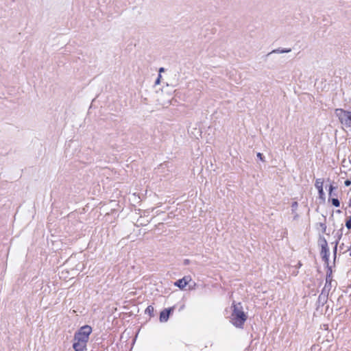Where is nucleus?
Masks as SVG:
<instances>
[{
	"instance_id": "obj_1",
	"label": "nucleus",
	"mask_w": 351,
	"mask_h": 351,
	"mask_svg": "<svg viewBox=\"0 0 351 351\" xmlns=\"http://www.w3.org/2000/svg\"><path fill=\"white\" fill-rule=\"evenodd\" d=\"M93 330H77L73 338V348L75 351H85L89 336Z\"/></svg>"
},
{
	"instance_id": "obj_2",
	"label": "nucleus",
	"mask_w": 351,
	"mask_h": 351,
	"mask_svg": "<svg viewBox=\"0 0 351 351\" xmlns=\"http://www.w3.org/2000/svg\"><path fill=\"white\" fill-rule=\"evenodd\" d=\"M233 311L231 315V322L237 328H242L247 319V315L243 311L241 303L232 304Z\"/></svg>"
},
{
	"instance_id": "obj_3",
	"label": "nucleus",
	"mask_w": 351,
	"mask_h": 351,
	"mask_svg": "<svg viewBox=\"0 0 351 351\" xmlns=\"http://www.w3.org/2000/svg\"><path fill=\"white\" fill-rule=\"evenodd\" d=\"M335 114L343 125L346 128L351 127V107L349 110L337 108L335 110Z\"/></svg>"
},
{
	"instance_id": "obj_4",
	"label": "nucleus",
	"mask_w": 351,
	"mask_h": 351,
	"mask_svg": "<svg viewBox=\"0 0 351 351\" xmlns=\"http://www.w3.org/2000/svg\"><path fill=\"white\" fill-rule=\"evenodd\" d=\"M173 311H174L173 306L163 309L160 313V317H159L160 322H166L169 319L170 315L171 313H173Z\"/></svg>"
},
{
	"instance_id": "obj_5",
	"label": "nucleus",
	"mask_w": 351,
	"mask_h": 351,
	"mask_svg": "<svg viewBox=\"0 0 351 351\" xmlns=\"http://www.w3.org/2000/svg\"><path fill=\"white\" fill-rule=\"evenodd\" d=\"M191 279L190 276H184L182 278L176 281L174 285L182 290L186 287Z\"/></svg>"
},
{
	"instance_id": "obj_6",
	"label": "nucleus",
	"mask_w": 351,
	"mask_h": 351,
	"mask_svg": "<svg viewBox=\"0 0 351 351\" xmlns=\"http://www.w3.org/2000/svg\"><path fill=\"white\" fill-rule=\"evenodd\" d=\"M337 196V186H334L332 184H330L328 189V198L336 197Z\"/></svg>"
},
{
	"instance_id": "obj_7",
	"label": "nucleus",
	"mask_w": 351,
	"mask_h": 351,
	"mask_svg": "<svg viewBox=\"0 0 351 351\" xmlns=\"http://www.w3.org/2000/svg\"><path fill=\"white\" fill-rule=\"evenodd\" d=\"M291 51V48H284V49L278 48V49H274L271 52L268 53L267 54V56H269L271 53H289Z\"/></svg>"
},
{
	"instance_id": "obj_8",
	"label": "nucleus",
	"mask_w": 351,
	"mask_h": 351,
	"mask_svg": "<svg viewBox=\"0 0 351 351\" xmlns=\"http://www.w3.org/2000/svg\"><path fill=\"white\" fill-rule=\"evenodd\" d=\"M328 298L327 296H324V294H319L318 296V299L317 301V306H323L325 303L327 302Z\"/></svg>"
},
{
	"instance_id": "obj_9",
	"label": "nucleus",
	"mask_w": 351,
	"mask_h": 351,
	"mask_svg": "<svg viewBox=\"0 0 351 351\" xmlns=\"http://www.w3.org/2000/svg\"><path fill=\"white\" fill-rule=\"evenodd\" d=\"M326 280H331L332 281V270L331 266H328L326 267Z\"/></svg>"
},
{
	"instance_id": "obj_10",
	"label": "nucleus",
	"mask_w": 351,
	"mask_h": 351,
	"mask_svg": "<svg viewBox=\"0 0 351 351\" xmlns=\"http://www.w3.org/2000/svg\"><path fill=\"white\" fill-rule=\"evenodd\" d=\"M328 202H330L332 205L334 206L335 207L340 206V201L339 200L337 197L328 198Z\"/></svg>"
},
{
	"instance_id": "obj_11",
	"label": "nucleus",
	"mask_w": 351,
	"mask_h": 351,
	"mask_svg": "<svg viewBox=\"0 0 351 351\" xmlns=\"http://www.w3.org/2000/svg\"><path fill=\"white\" fill-rule=\"evenodd\" d=\"M154 308L152 305H149L147 307V308L145 311V313L149 315V317L154 316Z\"/></svg>"
},
{
	"instance_id": "obj_12",
	"label": "nucleus",
	"mask_w": 351,
	"mask_h": 351,
	"mask_svg": "<svg viewBox=\"0 0 351 351\" xmlns=\"http://www.w3.org/2000/svg\"><path fill=\"white\" fill-rule=\"evenodd\" d=\"M324 181L321 178H318L315 180V186L317 188V191L319 189H323Z\"/></svg>"
},
{
	"instance_id": "obj_13",
	"label": "nucleus",
	"mask_w": 351,
	"mask_h": 351,
	"mask_svg": "<svg viewBox=\"0 0 351 351\" xmlns=\"http://www.w3.org/2000/svg\"><path fill=\"white\" fill-rule=\"evenodd\" d=\"M323 217H324V222H320V223H317V225H319V227L322 228V232L325 233L326 230V228H327L326 224V218L324 215H323Z\"/></svg>"
},
{
	"instance_id": "obj_14",
	"label": "nucleus",
	"mask_w": 351,
	"mask_h": 351,
	"mask_svg": "<svg viewBox=\"0 0 351 351\" xmlns=\"http://www.w3.org/2000/svg\"><path fill=\"white\" fill-rule=\"evenodd\" d=\"M318 195H319V198L323 202H325V199H326V196H325V193H324V189H319L318 190Z\"/></svg>"
},
{
	"instance_id": "obj_15",
	"label": "nucleus",
	"mask_w": 351,
	"mask_h": 351,
	"mask_svg": "<svg viewBox=\"0 0 351 351\" xmlns=\"http://www.w3.org/2000/svg\"><path fill=\"white\" fill-rule=\"evenodd\" d=\"M319 242L321 247H323V246H328V243L326 239L324 237L320 236L319 239Z\"/></svg>"
},
{
	"instance_id": "obj_16",
	"label": "nucleus",
	"mask_w": 351,
	"mask_h": 351,
	"mask_svg": "<svg viewBox=\"0 0 351 351\" xmlns=\"http://www.w3.org/2000/svg\"><path fill=\"white\" fill-rule=\"evenodd\" d=\"M321 252L320 254L322 256L328 255L329 254V248L326 246H323V247H321Z\"/></svg>"
},
{
	"instance_id": "obj_17",
	"label": "nucleus",
	"mask_w": 351,
	"mask_h": 351,
	"mask_svg": "<svg viewBox=\"0 0 351 351\" xmlns=\"http://www.w3.org/2000/svg\"><path fill=\"white\" fill-rule=\"evenodd\" d=\"M338 241H335V247H333V256H334V263H335L336 258H337V245H338Z\"/></svg>"
},
{
	"instance_id": "obj_18",
	"label": "nucleus",
	"mask_w": 351,
	"mask_h": 351,
	"mask_svg": "<svg viewBox=\"0 0 351 351\" xmlns=\"http://www.w3.org/2000/svg\"><path fill=\"white\" fill-rule=\"evenodd\" d=\"M345 226L347 228V229H351V216L348 217L346 219Z\"/></svg>"
},
{
	"instance_id": "obj_19",
	"label": "nucleus",
	"mask_w": 351,
	"mask_h": 351,
	"mask_svg": "<svg viewBox=\"0 0 351 351\" xmlns=\"http://www.w3.org/2000/svg\"><path fill=\"white\" fill-rule=\"evenodd\" d=\"M322 261L325 263L326 267H328L329 265V254L322 256Z\"/></svg>"
},
{
	"instance_id": "obj_20",
	"label": "nucleus",
	"mask_w": 351,
	"mask_h": 351,
	"mask_svg": "<svg viewBox=\"0 0 351 351\" xmlns=\"http://www.w3.org/2000/svg\"><path fill=\"white\" fill-rule=\"evenodd\" d=\"M298 206V203L297 202H293L291 204V210L293 213H295Z\"/></svg>"
},
{
	"instance_id": "obj_21",
	"label": "nucleus",
	"mask_w": 351,
	"mask_h": 351,
	"mask_svg": "<svg viewBox=\"0 0 351 351\" xmlns=\"http://www.w3.org/2000/svg\"><path fill=\"white\" fill-rule=\"evenodd\" d=\"M330 289L326 288V287H324V288L322 290V293L320 294H324V296H328V293L330 292Z\"/></svg>"
},
{
	"instance_id": "obj_22",
	"label": "nucleus",
	"mask_w": 351,
	"mask_h": 351,
	"mask_svg": "<svg viewBox=\"0 0 351 351\" xmlns=\"http://www.w3.org/2000/svg\"><path fill=\"white\" fill-rule=\"evenodd\" d=\"M332 281H331V280H326L324 287H326V288H328V289L330 290L331 287L332 286Z\"/></svg>"
},
{
	"instance_id": "obj_23",
	"label": "nucleus",
	"mask_w": 351,
	"mask_h": 351,
	"mask_svg": "<svg viewBox=\"0 0 351 351\" xmlns=\"http://www.w3.org/2000/svg\"><path fill=\"white\" fill-rule=\"evenodd\" d=\"M257 157H258V158H259L261 160L264 161V156H263V154H261V153H260V152L257 153Z\"/></svg>"
},
{
	"instance_id": "obj_24",
	"label": "nucleus",
	"mask_w": 351,
	"mask_h": 351,
	"mask_svg": "<svg viewBox=\"0 0 351 351\" xmlns=\"http://www.w3.org/2000/svg\"><path fill=\"white\" fill-rule=\"evenodd\" d=\"M79 329H92V328L88 325H84L81 326Z\"/></svg>"
},
{
	"instance_id": "obj_25",
	"label": "nucleus",
	"mask_w": 351,
	"mask_h": 351,
	"mask_svg": "<svg viewBox=\"0 0 351 351\" xmlns=\"http://www.w3.org/2000/svg\"><path fill=\"white\" fill-rule=\"evenodd\" d=\"M344 184L346 186H349L351 184V181L350 180H346L344 182Z\"/></svg>"
},
{
	"instance_id": "obj_26",
	"label": "nucleus",
	"mask_w": 351,
	"mask_h": 351,
	"mask_svg": "<svg viewBox=\"0 0 351 351\" xmlns=\"http://www.w3.org/2000/svg\"><path fill=\"white\" fill-rule=\"evenodd\" d=\"M160 78H161V75H160V74H159L158 78L156 79V80L155 82L156 84H160Z\"/></svg>"
},
{
	"instance_id": "obj_27",
	"label": "nucleus",
	"mask_w": 351,
	"mask_h": 351,
	"mask_svg": "<svg viewBox=\"0 0 351 351\" xmlns=\"http://www.w3.org/2000/svg\"><path fill=\"white\" fill-rule=\"evenodd\" d=\"M159 71V74H160V73H162V72H164V71H165V68H163V67H160V68L159 69V71Z\"/></svg>"
},
{
	"instance_id": "obj_28",
	"label": "nucleus",
	"mask_w": 351,
	"mask_h": 351,
	"mask_svg": "<svg viewBox=\"0 0 351 351\" xmlns=\"http://www.w3.org/2000/svg\"><path fill=\"white\" fill-rule=\"evenodd\" d=\"M189 262H190V261H189V259H185V260L184 261V264L185 265H188V264L189 263Z\"/></svg>"
},
{
	"instance_id": "obj_29",
	"label": "nucleus",
	"mask_w": 351,
	"mask_h": 351,
	"mask_svg": "<svg viewBox=\"0 0 351 351\" xmlns=\"http://www.w3.org/2000/svg\"><path fill=\"white\" fill-rule=\"evenodd\" d=\"M348 207L351 208V198L349 199V202H348Z\"/></svg>"
},
{
	"instance_id": "obj_30",
	"label": "nucleus",
	"mask_w": 351,
	"mask_h": 351,
	"mask_svg": "<svg viewBox=\"0 0 351 351\" xmlns=\"http://www.w3.org/2000/svg\"><path fill=\"white\" fill-rule=\"evenodd\" d=\"M298 214H296V213H295V216H294L293 219H295L298 217Z\"/></svg>"
},
{
	"instance_id": "obj_31",
	"label": "nucleus",
	"mask_w": 351,
	"mask_h": 351,
	"mask_svg": "<svg viewBox=\"0 0 351 351\" xmlns=\"http://www.w3.org/2000/svg\"><path fill=\"white\" fill-rule=\"evenodd\" d=\"M124 332H125V330H124ZM124 334H125V332H123V333L121 335V339H123V335H124Z\"/></svg>"
},
{
	"instance_id": "obj_32",
	"label": "nucleus",
	"mask_w": 351,
	"mask_h": 351,
	"mask_svg": "<svg viewBox=\"0 0 351 351\" xmlns=\"http://www.w3.org/2000/svg\"><path fill=\"white\" fill-rule=\"evenodd\" d=\"M336 213H341V210H337L336 211Z\"/></svg>"
},
{
	"instance_id": "obj_33",
	"label": "nucleus",
	"mask_w": 351,
	"mask_h": 351,
	"mask_svg": "<svg viewBox=\"0 0 351 351\" xmlns=\"http://www.w3.org/2000/svg\"><path fill=\"white\" fill-rule=\"evenodd\" d=\"M350 256H351V252H350Z\"/></svg>"
}]
</instances>
